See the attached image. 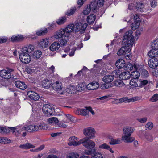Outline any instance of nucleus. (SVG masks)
<instances>
[{
    "instance_id": "f257e3e1",
    "label": "nucleus",
    "mask_w": 158,
    "mask_h": 158,
    "mask_svg": "<svg viewBox=\"0 0 158 158\" xmlns=\"http://www.w3.org/2000/svg\"><path fill=\"white\" fill-rule=\"evenodd\" d=\"M74 26L73 24L68 25L65 28H61L55 32L53 37L56 39H59L62 46L66 45L69 40L70 33L74 31Z\"/></svg>"
},
{
    "instance_id": "f03ea898",
    "label": "nucleus",
    "mask_w": 158,
    "mask_h": 158,
    "mask_svg": "<svg viewBox=\"0 0 158 158\" xmlns=\"http://www.w3.org/2000/svg\"><path fill=\"white\" fill-rule=\"evenodd\" d=\"M47 128V124L44 123H41L33 124L26 127H22L18 130V128L15 127H11L10 128L14 135L18 136L21 131H26L29 132H34L40 130L46 129Z\"/></svg>"
},
{
    "instance_id": "7ed1b4c3",
    "label": "nucleus",
    "mask_w": 158,
    "mask_h": 158,
    "mask_svg": "<svg viewBox=\"0 0 158 158\" xmlns=\"http://www.w3.org/2000/svg\"><path fill=\"white\" fill-rule=\"evenodd\" d=\"M33 45H29L23 48L19 53V58L21 61L25 64L29 63L31 61V57L29 54L34 50Z\"/></svg>"
},
{
    "instance_id": "20e7f679",
    "label": "nucleus",
    "mask_w": 158,
    "mask_h": 158,
    "mask_svg": "<svg viewBox=\"0 0 158 158\" xmlns=\"http://www.w3.org/2000/svg\"><path fill=\"white\" fill-rule=\"evenodd\" d=\"M134 130V128L132 127L127 126L125 127L123 129L124 135L122 136V139L127 143L133 142L135 140V138L131 136Z\"/></svg>"
},
{
    "instance_id": "39448f33",
    "label": "nucleus",
    "mask_w": 158,
    "mask_h": 158,
    "mask_svg": "<svg viewBox=\"0 0 158 158\" xmlns=\"http://www.w3.org/2000/svg\"><path fill=\"white\" fill-rule=\"evenodd\" d=\"M133 31L129 30L126 32L123 37L122 44L126 46H132L135 40L134 37L132 35Z\"/></svg>"
},
{
    "instance_id": "423d86ee",
    "label": "nucleus",
    "mask_w": 158,
    "mask_h": 158,
    "mask_svg": "<svg viewBox=\"0 0 158 158\" xmlns=\"http://www.w3.org/2000/svg\"><path fill=\"white\" fill-rule=\"evenodd\" d=\"M104 0H94L91 3L92 10L94 13L99 12L101 7L103 6L104 4Z\"/></svg>"
},
{
    "instance_id": "0eeeda50",
    "label": "nucleus",
    "mask_w": 158,
    "mask_h": 158,
    "mask_svg": "<svg viewBox=\"0 0 158 158\" xmlns=\"http://www.w3.org/2000/svg\"><path fill=\"white\" fill-rule=\"evenodd\" d=\"M144 7H145V6L144 3L138 2L136 3H131L129 4L128 6V9L131 10L135 8L139 11L143 12L146 11Z\"/></svg>"
},
{
    "instance_id": "6e6552de",
    "label": "nucleus",
    "mask_w": 158,
    "mask_h": 158,
    "mask_svg": "<svg viewBox=\"0 0 158 158\" xmlns=\"http://www.w3.org/2000/svg\"><path fill=\"white\" fill-rule=\"evenodd\" d=\"M148 55L152 58H155L158 56V43L156 41H155L152 44V49L149 52Z\"/></svg>"
},
{
    "instance_id": "1a4fd4ad",
    "label": "nucleus",
    "mask_w": 158,
    "mask_h": 158,
    "mask_svg": "<svg viewBox=\"0 0 158 158\" xmlns=\"http://www.w3.org/2000/svg\"><path fill=\"white\" fill-rule=\"evenodd\" d=\"M87 137H85L81 139V144L85 147L88 149H90L94 148L95 143L93 141L90 140Z\"/></svg>"
},
{
    "instance_id": "9d476101",
    "label": "nucleus",
    "mask_w": 158,
    "mask_h": 158,
    "mask_svg": "<svg viewBox=\"0 0 158 158\" xmlns=\"http://www.w3.org/2000/svg\"><path fill=\"white\" fill-rule=\"evenodd\" d=\"M87 27V24L85 23L83 24L81 22H75L74 31L79 32L81 33H83Z\"/></svg>"
},
{
    "instance_id": "9b49d317",
    "label": "nucleus",
    "mask_w": 158,
    "mask_h": 158,
    "mask_svg": "<svg viewBox=\"0 0 158 158\" xmlns=\"http://www.w3.org/2000/svg\"><path fill=\"white\" fill-rule=\"evenodd\" d=\"M43 112L47 116H50L54 114V109L52 106L46 104L43 106L42 108Z\"/></svg>"
},
{
    "instance_id": "f8f14e48",
    "label": "nucleus",
    "mask_w": 158,
    "mask_h": 158,
    "mask_svg": "<svg viewBox=\"0 0 158 158\" xmlns=\"http://www.w3.org/2000/svg\"><path fill=\"white\" fill-rule=\"evenodd\" d=\"M84 134L89 139H92L95 137V130L91 127H88L84 129Z\"/></svg>"
},
{
    "instance_id": "ddd939ff",
    "label": "nucleus",
    "mask_w": 158,
    "mask_h": 158,
    "mask_svg": "<svg viewBox=\"0 0 158 158\" xmlns=\"http://www.w3.org/2000/svg\"><path fill=\"white\" fill-rule=\"evenodd\" d=\"M13 71V69H9L2 70L0 71V76L3 78L10 79L11 77V73Z\"/></svg>"
},
{
    "instance_id": "4468645a",
    "label": "nucleus",
    "mask_w": 158,
    "mask_h": 158,
    "mask_svg": "<svg viewBox=\"0 0 158 158\" xmlns=\"http://www.w3.org/2000/svg\"><path fill=\"white\" fill-rule=\"evenodd\" d=\"M78 139L75 136L70 137L69 139L68 145L69 146H76L81 144V139L78 141Z\"/></svg>"
},
{
    "instance_id": "2eb2a0df",
    "label": "nucleus",
    "mask_w": 158,
    "mask_h": 158,
    "mask_svg": "<svg viewBox=\"0 0 158 158\" xmlns=\"http://www.w3.org/2000/svg\"><path fill=\"white\" fill-rule=\"evenodd\" d=\"M49 39L45 38L40 40L38 43V47L41 48H46L49 43Z\"/></svg>"
},
{
    "instance_id": "dca6fc26",
    "label": "nucleus",
    "mask_w": 158,
    "mask_h": 158,
    "mask_svg": "<svg viewBox=\"0 0 158 158\" xmlns=\"http://www.w3.org/2000/svg\"><path fill=\"white\" fill-rule=\"evenodd\" d=\"M52 87L55 90L58 91H63L62 90L63 89L62 83L58 81H56L52 84ZM60 93L61 94H63L62 92H60Z\"/></svg>"
},
{
    "instance_id": "f3484780",
    "label": "nucleus",
    "mask_w": 158,
    "mask_h": 158,
    "mask_svg": "<svg viewBox=\"0 0 158 158\" xmlns=\"http://www.w3.org/2000/svg\"><path fill=\"white\" fill-rule=\"evenodd\" d=\"M148 64L150 68L155 69L158 66V60L155 58H152L148 61Z\"/></svg>"
},
{
    "instance_id": "a211bd4d",
    "label": "nucleus",
    "mask_w": 158,
    "mask_h": 158,
    "mask_svg": "<svg viewBox=\"0 0 158 158\" xmlns=\"http://www.w3.org/2000/svg\"><path fill=\"white\" fill-rule=\"evenodd\" d=\"M27 94L29 98L33 100H38L40 98V96L37 93L32 91H29Z\"/></svg>"
},
{
    "instance_id": "6ab92c4d",
    "label": "nucleus",
    "mask_w": 158,
    "mask_h": 158,
    "mask_svg": "<svg viewBox=\"0 0 158 158\" xmlns=\"http://www.w3.org/2000/svg\"><path fill=\"white\" fill-rule=\"evenodd\" d=\"M88 107H86L84 109H78L76 112V114L77 115L83 116H86L89 114Z\"/></svg>"
},
{
    "instance_id": "aec40b11",
    "label": "nucleus",
    "mask_w": 158,
    "mask_h": 158,
    "mask_svg": "<svg viewBox=\"0 0 158 158\" xmlns=\"http://www.w3.org/2000/svg\"><path fill=\"white\" fill-rule=\"evenodd\" d=\"M15 84L17 88L23 90H25L27 87V85L24 82L20 81H15Z\"/></svg>"
},
{
    "instance_id": "412c9836",
    "label": "nucleus",
    "mask_w": 158,
    "mask_h": 158,
    "mask_svg": "<svg viewBox=\"0 0 158 158\" xmlns=\"http://www.w3.org/2000/svg\"><path fill=\"white\" fill-rule=\"evenodd\" d=\"M58 42L56 41L54 42L51 44L49 47V49L51 51H55L58 50L60 46V44Z\"/></svg>"
},
{
    "instance_id": "4be33fe9",
    "label": "nucleus",
    "mask_w": 158,
    "mask_h": 158,
    "mask_svg": "<svg viewBox=\"0 0 158 158\" xmlns=\"http://www.w3.org/2000/svg\"><path fill=\"white\" fill-rule=\"evenodd\" d=\"M52 85V83L51 80L46 79L43 81L42 86L43 87L48 89Z\"/></svg>"
},
{
    "instance_id": "5701e85b",
    "label": "nucleus",
    "mask_w": 158,
    "mask_h": 158,
    "mask_svg": "<svg viewBox=\"0 0 158 158\" xmlns=\"http://www.w3.org/2000/svg\"><path fill=\"white\" fill-rule=\"evenodd\" d=\"M98 148L101 149L108 150L112 153H114V151L112 150V148L106 143H103L100 145L98 146Z\"/></svg>"
},
{
    "instance_id": "b1692460",
    "label": "nucleus",
    "mask_w": 158,
    "mask_h": 158,
    "mask_svg": "<svg viewBox=\"0 0 158 158\" xmlns=\"http://www.w3.org/2000/svg\"><path fill=\"white\" fill-rule=\"evenodd\" d=\"M24 37L21 35H13L11 38L12 42H18L23 40Z\"/></svg>"
},
{
    "instance_id": "393cba45",
    "label": "nucleus",
    "mask_w": 158,
    "mask_h": 158,
    "mask_svg": "<svg viewBox=\"0 0 158 158\" xmlns=\"http://www.w3.org/2000/svg\"><path fill=\"white\" fill-rule=\"evenodd\" d=\"M115 65L118 68H124L125 65V62L123 59H119L117 61Z\"/></svg>"
},
{
    "instance_id": "a878e982",
    "label": "nucleus",
    "mask_w": 158,
    "mask_h": 158,
    "mask_svg": "<svg viewBox=\"0 0 158 158\" xmlns=\"http://www.w3.org/2000/svg\"><path fill=\"white\" fill-rule=\"evenodd\" d=\"M131 77V74L128 71L124 72L121 73L120 77L124 80H127L129 79Z\"/></svg>"
},
{
    "instance_id": "bb28decb",
    "label": "nucleus",
    "mask_w": 158,
    "mask_h": 158,
    "mask_svg": "<svg viewBox=\"0 0 158 158\" xmlns=\"http://www.w3.org/2000/svg\"><path fill=\"white\" fill-rule=\"evenodd\" d=\"M113 79V76L112 75H106L103 77L102 79L104 82L108 83L111 82Z\"/></svg>"
},
{
    "instance_id": "cd10ccee",
    "label": "nucleus",
    "mask_w": 158,
    "mask_h": 158,
    "mask_svg": "<svg viewBox=\"0 0 158 158\" xmlns=\"http://www.w3.org/2000/svg\"><path fill=\"white\" fill-rule=\"evenodd\" d=\"M47 122L49 124L55 126L59 122L58 119L54 117L50 118L47 119Z\"/></svg>"
},
{
    "instance_id": "c85d7f7f",
    "label": "nucleus",
    "mask_w": 158,
    "mask_h": 158,
    "mask_svg": "<svg viewBox=\"0 0 158 158\" xmlns=\"http://www.w3.org/2000/svg\"><path fill=\"white\" fill-rule=\"evenodd\" d=\"M42 52L40 50H36L32 54V56L34 59H38L41 56Z\"/></svg>"
},
{
    "instance_id": "c756f323",
    "label": "nucleus",
    "mask_w": 158,
    "mask_h": 158,
    "mask_svg": "<svg viewBox=\"0 0 158 158\" xmlns=\"http://www.w3.org/2000/svg\"><path fill=\"white\" fill-rule=\"evenodd\" d=\"M96 19L95 15L93 14H92L87 16V21L89 24H91L94 22Z\"/></svg>"
},
{
    "instance_id": "7c9ffc66",
    "label": "nucleus",
    "mask_w": 158,
    "mask_h": 158,
    "mask_svg": "<svg viewBox=\"0 0 158 158\" xmlns=\"http://www.w3.org/2000/svg\"><path fill=\"white\" fill-rule=\"evenodd\" d=\"M132 46H126L125 45L124 46L121 47L118 51L117 54L119 56L122 55H124L125 52H126L127 49L129 47H131Z\"/></svg>"
},
{
    "instance_id": "2f4dec72",
    "label": "nucleus",
    "mask_w": 158,
    "mask_h": 158,
    "mask_svg": "<svg viewBox=\"0 0 158 158\" xmlns=\"http://www.w3.org/2000/svg\"><path fill=\"white\" fill-rule=\"evenodd\" d=\"M19 148L23 149H28L34 148V146L29 143H27L23 144L20 145Z\"/></svg>"
},
{
    "instance_id": "473e14b6",
    "label": "nucleus",
    "mask_w": 158,
    "mask_h": 158,
    "mask_svg": "<svg viewBox=\"0 0 158 158\" xmlns=\"http://www.w3.org/2000/svg\"><path fill=\"white\" fill-rule=\"evenodd\" d=\"M77 90V86H75L72 85L69 86V87L67 89V91L69 93L73 94L76 92Z\"/></svg>"
},
{
    "instance_id": "72a5a7b5",
    "label": "nucleus",
    "mask_w": 158,
    "mask_h": 158,
    "mask_svg": "<svg viewBox=\"0 0 158 158\" xmlns=\"http://www.w3.org/2000/svg\"><path fill=\"white\" fill-rule=\"evenodd\" d=\"M91 3L86 7H85L83 11V13L84 15H86L89 14L92 10Z\"/></svg>"
},
{
    "instance_id": "f704fd0d",
    "label": "nucleus",
    "mask_w": 158,
    "mask_h": 158,
    "mask_svg": "<svg viewBox=\"0 0 158 158\" xmlns=\"http://www.w3.org/2000/svg\"><path fill=\"white\" fill-rule=\"evenodd\" d=\"M130 47L128 48L127 49L126 52H125L124 55L126 58L127 60H131V50L130 48Z\"/></svg>"
},
{
    "instance_id": "c9c22d12",
    "label": "nucleus",
    "mask_w": 158,
    "mask_h": 158,
    "mask_svg": "<svg viewBox=\"0 0 158 158\" xmlns=\"http://www.w3.org/2000/svg\"><path fill=\"white\" fill-rule=\"evenodd\" d=\"M113 83L115 86L119 87H121L125 85L123 81L121 80H117L114 81Z\"/></svg>"
},
{
    "instance_id": "e433bc0d",
    "label": "nucleus",
    "mask_w": 158,
    "mask_h": 158,
    "mask_svg": "<svg viewBox=\"0 0 158 158\" xmlns=\"http://www.w3.org/2000/svg\"><path fill=\"white\" fill-rule=\"evenodd\" d=\"M109 143L110 145H115L119 144L121 143V140L120 139H114L112 138H111Z\"/></svg>"
},
{
    "instance_id": "4c0bfd02",
    "label": "nucleus",
    "mask_w": 158,
    "mask_h": 158,
    "mask_svg": "<svg viewBox=\"0 0 158 158\" xmlns=\"http://www.w3.org/2000/svg\"><path fill=\"white\" fill-rule=\"evenodd\" d=\"M141 74L140 71H134L131 73V77L134 78H138L140 76Z\"/></svg>"
},
{
    "instance_id": "58836bf2",
    "label": "nucleus",
    "mask_w": 158,
    "mask_h": 158,
    "mask_svg": "<svg viewBox=\"0 0 158 158\" xmlns=\"http://www.w3.org/2000/svg\"><path fill=\"white\" fill-rule=\"evenodd\" d=\"M66 21V18L65 17H63L59 18L56 21V23L60 25L64 24Z\"/></svg>"
},
{
    "instance_id": "ea45409f",
    "label": "nucleus",
    "mask_w": 158,
    "mask_h": 158,
    "mask_svg": "<svg viewBox=\"0 0 158 158\" xmlns=\"http://www.w3.org/2000/svg\"><path fill=\"white\" fill-rule=\"evenodd\" d=\"M91 158H103V156L100 152H97L91 155Z\"/></svg>"
},
{
    "instance_id": "a19ab883",
    "label": "nucleus",
    "mask_w": 158,
    "mask_h": 158,
    "mask_svg": "<svg viewBox=\"0 0 158 158\" xmlns=\"http://www.w3.org/2000/svg\"><path fill=\"white\" fill-rule=\"evenodd\" d=\"M47 30L45 28L44 30H40L37 31L36 33L37 35L41 36L44 35L47 33Z\"/></svg>"
},
{
    "instance_id": "79ce46f5",
    "label": "nucleus",
    "mask_w": 158,
    "mask_h": 158,
    "mask_svg": "<svg viewBox=\"0 0 158 158\" xmlns=\"http://www.w3.org/2000/svg\"><path fill=\"white\" fill-rule=\"evenodd\" d=\"M113 77H120V76L121 75V73L119 69H116L113 71L112 72Z\"/></svg>"
},
{
    "instance_id": "37998d69",
    "label": "nucleus",
    "mask_w": 158,
    "mask_h": 158,
    "mask_svg": "<svg viewBox=\"0 0 158 158\" xmlns=\"http://www.w3.org/2000/svg\"><path fill=\"white\" fill-rule=\"evenodd\" d=\"M140 25V22H139L134 21L131 25V27L133 30H135L138 28Z\"/></svg>"
},
{
    "instance_id": "c03bdc74",
    "label": "nucleus",
    "mask_w": 158,
    "mask_h": 158,
    "mask_svg": "<svg viewBox=\"0 0 158 158\" xmlns=\"http://www.w3.org/2000/svg\"><path fill=\"white\" fill-rule=\"evenodd\" d=\"M134 69L133 65L130 63H128L126 64V66H124V69L126 70L131 71Z\"/></svg>"
},
{
    "instance_id": "a18cd8bd",
    "label": "nucleus",
    "mask_w": 158,
    "mask_h": 158,
    "mask_svg": "<svg viewBox=\"0 0 158 158\" xmlns=\"http://www.w3.org/2000/svg\"><path fill=\"white\" fill-rule=\"evenodd\" d=\"M134 69V70H136L138 71H140L141 73L142 70L143 69V66L141 65H139L137 64H135L133 65Z\"/></svg>"
},
{
    "instance_id": "49530a36",
    "label": "nucleus",
    "mask_w": 158,
    "mask_h": 158,
    "mask_svg": "<svg viewBox=\"0 0 158 158\" xmlns=\"http://www.w3.org/2000/svg\"><path fill=\"white\" fill-rule=\"evenodd\" d=\"M76 10V8L75 7H72L70 10H67L66 13V15L67 16L71 15L74 14Z\"/></svg>"
},
{
    "instance_id": "de8ad7c7",
    "label": "nucleus",
    "mask_w": 158,
    "mask_h": 158,
    "mask_svg": "<svg viewBox=\"0 0 158 158\" xmlns=\"http://www.w3.org/2000/svg\"><path fill=\"white\" fill-rule=\"evenodd\" d=\"M79 155L77 153H71L69 154L67 156V158H78Z\"/></svg>"
},
{
    "instance_id": "09e8293b",
    "label": "nucleus",
    "mask_w": 158,
    "mask_h": 158,
    "mask_svg": "<svg viewBox=\"0 0 158 158\" xmlns=\"http://www.w3.org/2000/svg\"><path fill=\"white\" fill-rule=\"evenodd\" d=\"M130 84L131 85L135 87H137L138 86V84L136 82V80L135 78L131 79L130 82Z\"/></svg>"
},
{
    "instance_id": "8fccbe9b",
    "label": "nucleus",
    "mask_w": 158,
    "mask_h": 158,
    "mask_svg": "<svg viewBox=\"0 0 158 158\" xmlns=\"http://www.w3.org/2000/svg\"><path fill=\"white\" fill-rule=\"evenodd\" d=\"M1 141L5 144L9 143H11V140L7 138H1Z\"/></svg>"
},
{
    "instance_id": "3c124183",
    "label": "nucleus",
    "mask_w": 158,
    "mask_h": 158,
    "mask_svg": "<svg viewBox=\"0 0 158 158\" xmlns=\"http://www.w3.org/2000/svg\"><path fill=\"white\" fill-rule=\"evenodd\" d=\"M92 84L93 90L97 89L99 86V83L96 82H93Z\"/></svg>"
},
{
    "instance_id": "603ef678",
    "label": "nucleus",
    "mask_w": 158,
    "mask_h": 158,
    "mask_svg": "<svg viewBox=\"0 0 158 158\" xmlns=\"http://www.w3.org/2000/svg\"><path fill=\"white\" fill-rule=\"evenodd\" d=\"M140 98L138 96L133 97L131 98L128 99V102H134L139 100Z\"/></svg>"
},
{
    "instance_id": "864d4df0",
    "label": "nucleus",
    "mask_w": 158,
    "mask_h": 158,
    "mask_svg": "<svg viewBox=\"0 0 158 158\" xmlns=\"http://www.w3.org/2000/svg\"><path fill=\"white\" fill-rule=\"evenodd\" d=\"M158 100V94H156L154 95L150 99V101L152 102H156Z\"/></svg>"
},
{
    "instance_id": "5fc2aeb1",
    "label": "nucleus",
    "mask_w": 158,
    "mask_h": 158,
    "mask_svg": "<svg viewBox=\"0 0 158 158\" xmlns=\"http://www.w3.org/2000/svg\"><path fill=\"white\" fill-rule=\"evenodd\" d=\"M153 127V123L150 122L148 123L146 125L145 127L146 129H151Z\"/></svg>"
},
{
    "instance_id": "6e6d98bb",
    "label": "nucleus",
    "mask_w": 158,
    "mask_h": 158,
    "mask_svg": "<svg viewBox=\"0 0 158 158\" xmlns=\"http://www.w3.org/2000/svg\"><path fill=\"white\" fill-rule=\"evenodd\" d=\"M141 75L145 77H147L149 75L148 72L145 69H143L141 73Z\"/></svg>"
},
{
    "instance_id": "4d7b16f0",
    "label": "nucleus",
    "mask_w": 158,
    "mask_h": 158,
    "mask_svg": "<svg viewBox=\"0 0 158 158\" xmlns=\"http://www.w3.org/2000/svg\"><path fill=\"white\" fill-rule=\"evenodd\" d=\"M77 91L79 92L84 89V85L82 83H80L77 86Z\"/></svg>"
},
{
    "instance_id": "13d9d810",
    "label": "nucleus",
    "mask_w": 158,
    "mask_h": 158,
    "mask_svg": "<svg viewBox=\"0 0 158 158\" xmlns=\"http://www.w3.org/2000/svg\"><path fill=\"white\" fill-rule=\"evenodd\" d=\"M149 81L146 80L141 81H140V84L139 87H142V86H144L146 85L148 83Z\"/></svg>"
},
{
    "instance_id": "bf43d9fd",
    "label": "nucleus",
    "mask_w": 158,
    "mask_h": 158,
    "mask_svg": "<svg viewBox=\"0 0 158 158\" xmlns=\"http://www.w3.org/2000/svg\"><path fill=\"white\" fill-rule=\"evenodd\" d=\"M137 120L140 123H144L147 121V118L146 117H145L141 118H137Z\"/></svg>"
},
{
    "instance_id": "052dcab7",
    "label": "nucleus",
    "mask_w": 158,
    "mask_h": 158,
    "mask_svg": "<svg viewBox=\"0 0 158 158\" xmlns=\"http://www.w3.org/2000/svg\"><path fill=\"white\" fill-rule=\"evenodd\" d=\"M150 4L152 8H154L157 5V2L155 0L151 1Z\"/></svg>"
},
{
    "instance_id": "680f3d73",
    "label": "nucleus",
    "mask_w": 158,
    "mask_h": 158,
    "mask_svg": "<svg viewBox=\"0 0 158 158\" xmlns=\"http://www.w3.org/2000/svg\"><path fill=\"white\" fill-rule=\"evenodd\" d=\"M44 148V145H41L39 147L35 149L34 151V152H37L43 150Z\"/></svg>"
},
{
    "instance_id": "e2e57ef3",
    "label": "nucleus",
    "mask_w": 158,
    "mask_h": 158,
    "mask_svg": "<svg viewBox=\"0 0 158 158\" xmlns=\"http://www.w3.org/2000/svg\"><path fill=\"white\" fill-rule=\"evenodd\" d=\"M26 71L27 73L29 74H31L35 72V70L32 69L31 68H28L26 69Z\"/></svg>"
},
{
    "instance_id": "0e129e2a",
    "label": "nucleus",
    "mask_w": 158,
    "mask_h": 158,
    "mask_svg": "<svg viewBox=\"0 0 158 158\" xmlns=\"http://www.w3.org/2000/svg\"><path fill=\"white\" fill-rule=\"evenodd\" d=\"M7 40V38L6 37H0V43H3L6 42Z\"/></svg>"
},
{
    "instance_id": "69168bd1",
    "label": "nucleus",
    "mask_w": 158,
    "mask_h": 158,
    "mask_svg": "<svg viewBox=\"0 0 158 158\" xmlns=\"http://www.w3.org/2000/svg\"><path fill=\"white\" fill-rule=\"evenodd\" d=\"M142 31H140L139 30H137L135 32V39H136V40H137L139 37V36L140 35L141 32Z\"/></svg>"
},
{
    "instance_id": "338daca9",
    "label": "nucleus",
    "mask_w": 158,
    "mask_h": 158,
    "mask_svg": "<svg viewBox=\"0 0 158 158\" xmlns=\"http://www.w3.org/2000/svg\"><path fill=\"white\" fill-rule=\"evenodd\" d=\"M134 21L139 22H140V19L139 18V15L136 14L134 16Z\"/></svg>"
},
{
    "instance_id": "774afa93",
    "label": "nucleus",
    "mask_w": 158,
    "mask_h": 158,
    "mask_svg": "<svg viewBox=\"0 0 158 158\" xmlns=\"http://www.w3.org/2000/svg\"><path fill=\"white\" fill-rule=\"evenodd\" d=\"M58 125L61 127L66 128L67 127V125L61 122L58 123H57Z\"/></svg>"
}]
</instances>
